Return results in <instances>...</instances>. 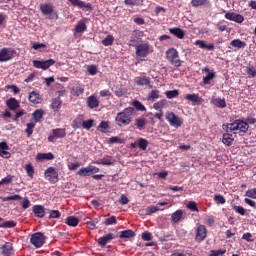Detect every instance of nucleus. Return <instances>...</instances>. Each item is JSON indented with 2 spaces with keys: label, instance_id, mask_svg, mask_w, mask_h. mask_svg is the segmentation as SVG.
Segmentation results:
<instances>
[{
  "label": "nucleus",
  "instance_id": "nucleus-1",
  "mask_svg": "<svg viewBox=\"0 0 256 256\" xmlns=\"http://www.w3.org/2000/svg\"><path fill=\"white\" fill-rule=\"evenodd\" d=\"M133 117H135V108H125L122 112H119L116 115V125H118L119 127H125L127 125H130L131 122L133 121Z\"/></svg>",
  "mask_w": 256,
  "mask_h": 256
},
{
  "label": "nucleus",
  "instance_id": "nucleus-2",
  "mask_svg": "<svg viewBox=\"0 0 256 256\" xmlns=\"http://www.w3.org/2000/svg\"><path fill=\"white\" fill-rule=\"evenodd\" d=\"M166 59L174 65V67H181V60L179 59V52L176 49L170 48L166 52Z\"/></svg>",
  "mask_w": 256,
  "mask_h": 256
},
{
  "label": "nucleus",
  "instance_id": "nucleus-3",
  "mask_svg": "<svg viewBox=\"0 0 256 256\" xmlns=\"http://www.w3.org/2000/svg\"><path fill=\"white\" fill-rule=\"evenodd\" d=\"M166 121L171 125V127H175L178 129V127H181L183 125V118L175 115L174 112H167L165 114Z\"/></svg>",
  "mask_w": 256,
  "mask_h": 256
},
{
  "label": "nucleus",
  "instance_id": "nucleus-4",
  "mask_svg": "<svg viewBox=\"0 0 256 256\" xmlns=\"http://www.w3.org/2000/svg\"><path fill=\"white\" fill-rule=\"evenodd\" d=\"M30 243L37 248L43 247L45 245V235L41 232L34 233L30 238Z\"/></svg>",
  "mask_w": 256,
  "mask_h": 256
},
{
  "label": "nucleus",
  "instance_id": "nucleus-5",
  "mask_svg": "<svg viewBox=\"0 0 256 256\" xmlns=\"http://www.w3.org/2000/svg\"><path fill=\"white\" fill-rule=\"evenodd\" d=\"M64 137H67L65 128H56L52 130V134L48 137V141H50V143H55V139H64Z\"/></svg>",
  "mask_w": 256,
  "mask_h": 256
},
{
  "label": "nucleus",
  "instance_id": "nucleus-6",
  "mask_svg": "<svg viewBox=\"0 0 256 256\" xmlns=\"http://www.w3.org/2000/svg\"><path fill=\"white\" fill-rule=\"evenodd\" d=\"M55 64L54 59H48L46 61H41V60H34L33 61V67L36 69H42L43 71H47L49 67H52V65Z\"/></svg>",
  "mask_w": 256,
  "mask_h": 256
},
{
  "label": "nucleus",
  "instance_id": "nucleus-7",
  "mask_svg": "<svg viewBox=\"0 0 256 256\" xmlns=\"http://www.w3.org/2000/svg\"><path fill=\"white\" fill-rule=\"evenodd\" d=\"M137 57H147L149 55V49L151 46L149 43H141L135 46Z\"/></svg>",
  "mask_w": 256,
  "mask_h": 256
},
{
  "label": "nucleus",
  "instance_id": "nucleus-8",
  "mask_svg": "<svg viewBox=\"0 0 256 256\" xmlns=\"http://www.w3.org/2000/svg\"><path fill=\"white\" fill-rule=\"evenodd\" d=\"M93 173H99V168L97 166H88L85 168H81L77 175H80V177H89V175H93Z\"/></svg>",
  "mask_w": 256,
  "mask_h": 256
},
{
  "label": "nucleus",
  "instance_id": "nucleus-9",
  "mask_svg": "<svg viewBox=\"0 0 256 256\" xmlns=\"http://www.w3.org/2000/svg\"><path fill=\"white\" fill-rule=\"evenodd\" d=\"M45 177L51 183H57L59 181V173H57V170H55L53 167L47 168L45 171Z\"/></svg>",
  "mask_w": 256,
  "mask_h": 256
},
{
  "label": "nucleus",
  "instance_id": "nucleus-10",
  "mask_svg": "<svg viewBox=\"0 0 256 256\" xmlns=\"http://www.w3.org/2000/svg\"><path fill=\"white\" fill-rule=\"evenodd\" d=\"M13 58V50L11 48H3L0 50V61L5 63V61H11Z\"/></svg>",
  "mask_w": 256,
  "mask_h": 256
},
{
  "label": "nucleus",
  "instance_id": "nucleus-11",
  "mask_svg": "<svg viewBox=\"0 0 256 256\" xmlns=\"http://www.w3.org/2000/svg\"><path fill=\"white\" fill-rule=\"evenodd\" d=\"M205 237H207V228H205V225H199L196 230L195 240L201 243V241H205Z\"/></svg>",
  "mask_w": 256,
  "mask_h": 256
},
{
  "label": "nucleus",
  "instance_id": "nucleus-12",
  "mask_svg": "<svg viewBox=\"0 0 256 256\" xmlns=\"http://www.w3.org/2000/svg\"><path fill=\"white\" fill-rule=\"evenodd\" d=\"M225 18L229 21H234L235 23H242L245 21V17L241 14H237L235 12H228L225 14Z\"/></svg>",
  "mask_w": 256,
  "mask_h": 256
},
{
  "label": "nucleus",
  "instance_id": "nucleus-13",
  "mask_svg": "<svg viewBox=\"0 0 256 256\" xmlns=\"http://www.w3.org/2000/svg\"><path fill=\"white\" fill-rule=\"evenodd\" d=\"M113 239H115V235L113 233H108L98 239V244L100 247H105V245H107V243H111Z\"/></svg>",
  "mask_w": 256,
  "mask_h": 256
},
{
  "label": "nucleus",
  "instance_id": "nucleus-14",
  "mask_svg": "<svg viewBox=\"0 0 256 256\" xmlns=\"http://www.w3.org/2000/svg\"><path fill=\"white\" fill-rule=\"evenodd\" d=\"M167 205V202H160L156 204V206H150L146 209V215H153V213H157V211H163L161 207H165Z\"/></svg>",
  "mask_w": 256,
  "mask_h": 256
},
{
  "label": "nucleus",
  "instance_id": "nucleus-15",
  "mask_svg": "<svg viewBox=\"0 0 256 256\" xmlns=\"http://www.w3.org/2000/svg\"><path fill=\"white\" fill-rule=\"evenodd\" d=\"M89 109H97L99 107V99H97V96L91 95L87 98L86 101Z\"/></svg>",
  "mask_w": 256,
  "mask_h": 256
},
{
  "label": "nucleus",
  "instance_id": "nucleus-16",
  "mask_svg": "<svg viewBox=\"0 0 256 256\" xmlns=\"http://www.w3.org/2000/svg\"><path fill=\"white\" fill-rule=\"evenodd\" d=\"M185 99L191 101L193 105H201L203 103V99L198 94H187Z\"/></svg>",
  "mask_w": 256,
  "mask_h": 256
},
{
  "label": "nucleus",
  "instance_id": "nucleus-17",
  "mask_svg": "<svg viewBox=\"0 0 256 256\" xmlns=\"http://www.w3.org/2000/svg\"><path fill=\"white\" fill-rule=\"evenodd\" d=\"M40 11L43 15H51L54 11L53 4L51 3H44L40 5Z\"/></svg>",
  "mask_w": 256,
  "mask_h": 256
},
{
  "label": "nucleus",
  "instance_id": "nucleus-18",
  "mask_svg": "<svg viewBox=\"0 0 256 256\" xmlns=\"http://www.w3.org/2000/svg\"><path fill=\"white\" fill-rule=\"evenodd\" d=\"M96 165H115V159L111 156H105L104 158L97 160Z\"/></svg>",
  "mask_w": 256,
  "mask_h": 256
},
{
  "label": "nucleus",
  "instance_id": "nucleus-19",
  "mask_svg": "<svg viewBox=\"0 0 256 256\" xmlns=\"http://www.w3.org/2000/svg\"><path fill=\"white\" fill-rule=\"evenodd\" d=\"M238 123L237 120H235L232 123L223 124L222 129L226 131V133H233V131H238Z\"/></svg>",
  "mask_w": 256,
  "mask_h": 256
},
{
  "label": "nucleus",
  "instance_id": "nucleus-20",
  "mask_svg": "<svg viewBox=\"0 0 256 256\" xmlns=\"http://www.w3.org/2000/svg\"><path fill=\"white\" fill-rule=\"evenodd\" d=\"M37 161H51L55 159V155L53 153H38L36 156Z\"/></svg>",
  "mask_w": 256,
  "mask_h": 256
},
{
  "label": "nucleus",
  "instance_id": "nucleus-21",
  "mask_svg": "<svg viewBox=\"0 0 256 256\" xmlns=\"http://www.w3.org/2000/svg\"><path fill=\"white\" fill-rule=\"evenodd\" d=\"M2 255L11 256L13 254V244L6 242L5 245L1 247Z\"/></svg>",
  "mask_w": 256,
  "mask_h": 256
},
{
  "label": "nucleus",
  "instance_id": "nucleus-22",
  "mask_svg": "<svg viewBox=\"0 0 256 256\" xmlns=\"http://www.w3.org/2000/svg\"><path fill=\"white\" fill-rule=\"evenodd\" d=\"M134 125L135 127H137V129H139V131H143L145 125H147V119H145L144 117L136 118L134 121Z\"/></svg>",
  "mask_w": 256,
  "mask_h": 256
},
{
  "label": "nucleus",
  "instance_id": "nucleus-23",
  "mask_svg": "<svg viewBox=\"0 0 256 256\" xmlns=\"http://www.w3.org/2000/svg\"><path fill=\"white\" fill-rule=\"evenodd\" d=\"M135 83H136V85H139V86L143 87L144 85H150L151 84V79L147 76L137 77L135 79Z\"/></svg>",
  "mask_w": 256,
  "mask_h": 256
},
{
  "label": "nucleus",
  "instance_id": "nucleus-24",
  "mask_svg": "<svg viewBox=\"0 0 256 256\" xmlns=\"http://www.w3.org/2000/svg\"><path fill=\"white\" fill-rule=\"evenodd\" d=\"M32 211L36 215V217H40V218L45 217V208L41 205H35Z\"/></svg>",
  "mask_w": 256,
  "mask_h": 256
},
{
  "label": "nucleus",
  "instance_id": "nucleus-25",
  "mask_svg": "<svg viewBox=\"0 0 256 256\" xmlns=\"http://www.w3.org/2000/svg\"><path fill=\"white\" fill-rule=\"evenodd\" d=\"M233 141V134H229L228 132L226 134H223L222 143H224V145H227V147H231V145H233Z\"/></svg>",
  "mask_w": 256,
  "mask_h": 256
},
{
  "label": "nucleus",
  "instance_id": "nucleus-26",
  "mask_svg": "<svg viewBox=\"0 0 256 256\" xmlns=\"http://www.w3.org/2000/svg\"><path fill=\"white\" fill-rule=\"evenodd\" d=\"M237 123H238V126H237L238 131H241V133H247V131H249V124L246 123L245 121L238 119Z\"/></svg>",
  "mask_w": 256,
  "mask_h": 256
},
{
  "label": "nucleus",
  "instance_id": "nucleus-27",
  "mask_svg": "<svg viewBox=\"0 0 256 256\" xmlns=\"http://www.w3.org/2000/svg\"><path fill=\"white\" fill-rule=\"evenodd\" d=\"M212 104L215 105V107H218L219 109H225V107H227V101L221 98H214L212 100Z\"/></svg>",
  "mask_w": 256,
  "mask_h": 256
},
{
  "label": "nucleus",
  "instance_id": "nucleus-28",
  "mask_svg": "<svg viewBox=\"0 0 256 256\" xmlns=\"http://www.w3.org/2000/svg\"><path fill=\"white\" fill-rule=\"evenodd\" d=\"M230 45L232 47H236V49H245V47H247V43H245V41H242L240 39L232 40Z\"/></svg>",
  "mask_w": 256,
  "mask_h": 256
},
{
  "label": "nucleus",
  "instance_id": "nucleus-29",
  "mask_svg": "<svg viewBox=\"0 0 256 256\" xmlns=\"http://www.w3.org/2000/svg\"><path fill=\"white\" fill-rule=\"evenodd\" d=\"M66 225H69V227H77L79 225V218L75 216H69L65 220Z\"/></svg>",
  "mask_w": 256,
  "mask_h": 256
},
{
  "label": "nucleus",
  "instance_id": "nucleus-30",
  "mask_svg": "<svg viewBox=\"0 0 256 256\" xmlns=\"http://www.w3.org/2000/svg\"><path fill=\"white\" fill-rule=\"evenodd\" d=\"M84 31H87V24H85V20H80L75 27V33H83Z\"/></svg>",
  "mask_w": 256,
  "mask_h": 256
},
{
  "label": "nucleus",
  "instance_id": "nucleus-31",
  "mask_svg": "<svg viewBox=\"0 0 256 256\" xmlns=\"http://www.w3.org/2000/svg\"><path fill=\"white\" fill-rule=\"evenodd\" d=\"M169 31L172 35H175V37H177L178 39H183V37H185V32L180 28H170Z\"/></svg>",
  "mask_w": 256,
  "mask_h": 256
},
{
  "label": "nucleus",
  "instance_id": "nucleus-32",
  "mask_svg": "<svg viewBox=\"0 0 256 256\" xmlns=\"http://www.w3.org/2000/svg\"><path fill=\"white\" fill-rule=\"evenodd\" d=\"M183 219V210H177L171 216L172 223H179Z\"/></svg>",
  "mask_w": 256,
  "mask_h": 256
},
{
  "label": "nucleus",
  "instance_id": "nucleus-33",
  "mask_svg": "<svg viewBox=\"0 0 256 256\" xmlns=\"http://www.w3.org/2000/svg\"><path fill=\"white\" fill-rule=\"evenodd\" d=\"M7 107L11 110V111H15L18 107H19V101H17V99L15 98H10L7 101Z\"/></svg>",
  "mask_w": 256,
  "mask_h": 256
},
{
  "label": "nucleus",
  "instance_id": "nucleus-34",
  "mask_svg": "<svg viewBox=\"0 0 256 256\" xmlns=\"http://www.w3.org/2000/svg\"><path fill=\"white\" fill-rule=\"evenodd\" d=\"M135 237V232L133 230H124L120 232V239H131Z\"/></svg>",
  "mask_w": 256,
  "mask_h": 256
},
{
  "label": "nucleus",
  "instance_id": "nucleus-35",
  "mask_svg": "<svg viewBox=\"0 0 256 256\" xmlns=\"http://www.w3.org/2000/svg\"><path fill=\"white\" fill-rule=\"evenodd\" d=\"M61 103L60 97L52 99L51 109H53V111H59V109H61Z\"/></svg>",
  "mask_w": 256,
  "mask_h": 256
},
{
  "label": "nucleus",
  "instance_id": "nucleus-36",
  "mask_svg": "<svg viewBox=\"0 0 256 256\" xmlns=\"http://www.w3.org/2000/svg\"><path fill=\"white\" fill-rule=\"evenodd\" d=\"M138 147L141 151H147V147H149V141L145 138L138 139Z\"/></svg>",
  "mask_w": 256,
  "mask_h": 256
},
{
  "label": "nucleus",
  "instance_id": "nucleus-37",
  "mask_svg": "<svg viewBox=\"0 0 256 256\" xmlns=\"http://www.w3.org/2000/svg\"><path fill=\"white\" fill-rule=\"evenodd\" d=\"M29 101L31 103L39 104L41 103V97L35 91L31 92L29 95Z\"/></svg>",
  "mask_w": 256,
  "mask_h": 256
},
{
  "label": "nucleus",
  "instance_id": "nucleus-38",
  "mask_svg": "<svg viewBox=\"0 0 256 256\" xmlns=\"http://www.w3.org/2000/svg\"><path fill=\"white\" fill-rule=\"evenodd\" d=\"M32 115L35 120V123H39V121L43 119V115H45V111L41 109H37Z\"/></svg>",
  "mask_w": 256,
  "mask_h": 256
},
{
  "label": "nucleus",
  "instance_id": "nucleus-39",
  "mask_svg": "<svg viewBox=\"0 0 256 256\" xmlns=\"http://www.w3.org/2000/svg\"><path fill=\"white\" fill-rule=\"evenodd\" d=\"M204 71L208 74L203 77V83L204 85H209V81L215 77V73L209 72V68H205Z\"/></svg>",
  "mask_w": 256,
  "mask_h": 256
},
{
  "label": "nucleus",
  "instance_id": "nucleus-40",
  "mask_svg": "<svg viewBox=\"0 0 256 256\" xmlns=\"http://www.w3.org/2000/svg\"><path fill=\"white\" fill-rule=\"evenodd\" d=\"M17 222L13 221V220H8V221H4L0 224V227L4 228V229H11L13 227H16Z\"/></svg>",
  "mask_w": 256,
  "mask_h": 256
},
{
  "label": "nucleus",
  "instance_id": "nucleus-41",
  "mask_svg": "<svg viewBox=\"0 0 256 256\" xmlns=\"http://www.w3.org/2000/svg\"><path fill=\"white\" fill-rule=\"evenodd\" d=\"M1 201H21L22 197L19 194H15L13 196L8 197H0Z\"/></svg>",
  "mask_w": 256,
  "mask_h": 256
},
{
  "label": "nucleus",
  "instance_id": "nucleus-42",
  "mask_svg": "<svg viewBox=\"0 0 256 256\" xmlns=\"http://www.w3.org/2000/svg\"><path fill=\"white\" fill-rule=\"evenodd\" d=\"M107 129H109V121H102L97 127V130L101 133H106Z\"/></svg>",
  "mask_w": 256,
  "mask_h": 256
},
{
  "label": "nucleus",
  "instance_id": "nucleus-43",
  "mask_svg": "<svg viewBox=\"0 0 256 256\" xmlns=\"http://www.w3.org/2000/svg\"><path fill=\"white\" fill-rule=\"evenodd\" d=\"M81 121H83V116H79L77 117L72 124V127L74 129H81V127H83V124L81 123Z\"/></svg>",
  "mask_w": 256,
  "mask_h": 256
},
{
  "label": "nucleus",
  "instance_id": "nucleus-44",
  "mask_svg": "<svg viewBox=\"0 0 256 256\" xmlns=\"http://www.w3.org/2000/svg\"><path fill=\"white\" fill-rule=\"evenodd\" d=\"M115 38L112 35H108L104 40H102V45L105 47H109V45H113Z\"/></svg>",
  "mask_w": 256,
  "mask_h": 256
},
{
  "label": "nucleus",
  "instance_id": "nucleus-45",
  "mask_svg": "<svg viewBox=\"0 0 256 256\" xmlns=\"http://www.w3.org/2000/svg\"><path fill=\"white\" fill-rule=\"evenodd\" d=\"M25 170H26V173H27L28 177L33 179V175H35V168L33 167V165L27 164L25 166Z\"/></svg>",
  "mask_w": 256,
  "mask_h": 256
},
{
  "label": "nucleus",
  "instance_id": "nucleus-46",
  "mask_svg": "<svg viewBox=\"0 0 256 256\" xmlns=\"http://www.w3.org/2000/svg\"><path fill=\"white\" fill-rule=\"evenodd\" d=\"M159 99V90H152L148 95V101H155Z\"/></svg>",
  "mask_w": 256,
  "mask_h": 256
},
{
  "label": "nucleus",
  "instance_id": "nucleus-47",
  "mask_svg": "<svg viewBox=\"0 0 256 256\" xmlns=\"http://www.w3.org/2000/svg\"><path fill=\"white\" fill-rule=\"evenodd\" d=\"M26 127V133L28 137H31V135H33V129H35V122L27 123Z\"/></svg>",
  "mask_w": 256,
  "mask_h": 256
},
{
  "label": "nucleus",
  "instance_id": "nucleus-48",
  "mask_svg": "<svg viewBox=\"0 0 256 256\" xmlns=\"http://www.w3.org/2000/svg\"><path fill=\"white\" fill-rule=\"evenodd\" d=\"M165 95L168 99H175V97H179V91L177 90L166 91Z\"/></svg>",
  "mask_w": 256,
  "mask_h": 256
},
{
  "label": "nucleus",
  "instance_id": "nucleus-49",
  "mask_svg": "<svg viewBox=\"0 0 256 256\" xmlns=\"http://www.w3.org/2000/svg\"><path fill=\"white\" fill-rule=\"evenodd\" d=\"M133 107H135V109H137L138 111H147V108L144 107V105L139 101V100H135L132 103Z\"/></svg>",
  "mask_w": 256,
  "mask_h": 256
},
{
  "label": "nucleus",
  "instance_id": "nucleus-50",
  "mask_svg": "<svg viewBox=\"0 0 256 256\" xmlns=\"http://www.w3.org/2000/svg\"><path fill=\"white\" fill-rule=\"evenodd\" d=\"M73 94L76 95V97H79V95H83L85 93V88L81 86H76L72 88Z\"/></svg>",
  "mask_w": 256,
  "mask_h": 256
},
{
  "label": "nucleus",
  "instance_id": "nucleus-51",
  "mask_svg": "<svg viewBox=\"0 0 256 256\" xmlns=\"http://www.w3.org/2000/svg\"><path fill=\"white\" fill-rule=\"evenodd\" d=\"M166 103H167V100H161V101L154 103L153 107L156 111H161V108L165 107Z\"/></svg>",
  "mask_w": 256,
  "mask_h": 256
},
{
  "label": "nucleus",
  "instance_id": "nucleus-52",
  "mask_svg": "<svg viewBox=\"0 0 256 256\" xmlns=\"http://www.w3.org/2000/svg\"><path fill=\"white\" fill-rule=\"evenodd\" d=\"M104 225H117V218L115 216H111L104 221Z\"/></svg>",
  "mask_w": 256,
  "mask_h": 256
},
{
  "label": "nucleus",
  "instance_id": "nucleus-53",
  "mask_svg": "<svg viewBox=\"0 0 256 256\" xmlns=\"http://www.w3.org/2000/svg\"><path fill=\"white\" fill-rule=\"evenodd\" d=\"M207 3V0H192L191 5L192 7H201V5H205Z\"/></svg>",
  "mask_w": 256,
  "mask_h": 256
},
{
  "label": "nucleus",
  "instance_id": "nucleus-54",
  "mask_svg": "<svg viewBox=\"0 0 256 256\" xmlns=\"http://www.w3.org/2000/svg\"><path fill=\"white\" fill-rule=\"evenodd\" d=\"M82 127H83V129H87V130L91 129V127H93V120L90 119L87 121H83Z\"/></svg>",
  "mask_w": 256,
  "mask_h": 256
},
{
  "label": "nucleus",
  "instance_id": "nucleus-55",
  "mask_svg": "<svg viewBox=\"0 0 256 256\" xmlns=\"http://www.w3.org/2000/svg\"><path fill=\"white\" fill-rule=\"evenodd\" d=\"M187 208L190 209V211H199V209L197 208V203H195V201L188 202Z\"/></svg>",
  "mask_w": 256,
  "mask_h": 256
},
{
  "label": "nucleus",
  "instance_id": "nucleus-56",
  "mask_svg": "<svg viewBox=\"0 0 256 256\" xmlns=\"http://www.w3.org/2000/svg\"><path fill=\"white\" fill-rule=\"evenodd\" d=\"M49 217L50 219H59V217H61V212H59L58 210H51Z\"/></svg>",
  "mask_w": 256,
  "mask_h": 256
},
{
  "label": "nucleus",
  "instance_id": "nucleus-57",
  "mask_svg": "<svg viewBox=\"0 0 256 256\" xmlns=\"http://www.w3.org/2000/svg\"><path fill=\"white\" fill-rule=\"evenodd\" d=\"M246 197H250L251 199H256V188L246 191Z\"/></svg>",
  "mask_w": 256,
  "mask_h": 256
},
{
  "label": "nucleus",
  "instance_id": "nucleus-58",
  "mask_svg": "<svg viewBox=\"0 0 256 256\" xmlns=\"http://www.w3.org/2000/svg\"><path fill=\"white\" fill-rule=\"evenodd\" d=\"M87 71H88L89 75H97V66L90 65V66H88Z\"/></svg>",
  "mask_w": 256,
  "mask_h": 256
},
{
  "label": "nucleus",
  "instance_id": "nucleus-59",
  "mask_svg": "<svg viewBox=\"0 0 256 256\" xmlns=\"http://www.w3.org/2000/svg\"><path fill=\"white\" fill-rule=\"evenodd\" d=\"M214 201H216V203L223 205L225 203V197H223L221 195H215Z\"/></svg>",
  "mask_w": 256,
  "mask_h": 256
},
{
  "label": "nucleus",
  "instance_id": "nucleus-60",
  "mask_svg": "<svg viewBox=\"0 0 256 256\" xmlns=\"http://www.w3.org/2000/svg\"><path fill=\"white\" fill-rule=\"evenodd\" d=\"M246 73L247 75H249V77H252V78L256 77V69L253 67L247 68Z\"/></svg>",
  "mask_w": 256,
  "mask_h": 256
},
{
  "label": "nucleus",
  "instance_id": "nucleus-61",
  "mask_svg": "<svg viewBox=\"0 0 256 256\" xmlns=\"http://www.w3.org/2000/svg\"><path fill=\"white\" fill-rule=\"evenodd\" d=\"M225 255L224 250H212L210 256H222Z\"/></svg>",
  "mask_w": 256,
  "mask_h": 256
},
{
  "label": "nucleus",
  "instance_id": "nucleus-62",
  "mask_svg": "<svg viewBox=\"0 0 256 256\" xmlns=\"http://www.w3.org/2000/svg\"><path fill=\"white\" fill-rule=\"evenodd\" d=\"M234 211L239 213V215H245V208L242 206H234Z\"/></svg>",
  "mask_w": 256,
  "mask_h": 256
},
{
  "label": "nucleus",
  "instance_id": "nucleus-63",
  "mask_svg": "<svg viewBox=\"0 0 256 256\" xmlns=\"http://www.w3.org/2000/svg\"><path fill=\"white\" fill-rule=\"evenodd\" d=\"M142 239H143V241H151L153 239V237L151 236V233L144 232V233H142Z\"/></svg>",
  "mask_w": 256,
  "mask_h": 256
},
{
  "label": "nucleus",
  "instance_id": "nucleus-64",
  "mask_svg": "<svg viewBox=\"0 0 256 256\" xmlns=\"http://www.w3.org/2000/svg\"><path fill=\"white\" fill-rule=\"evenodd\" d=\"M100 97H111V91L107 89L100 91Z\"/></svg>",
  "mask_w": 256,
  "mask_h": 256
}]
</instances>
